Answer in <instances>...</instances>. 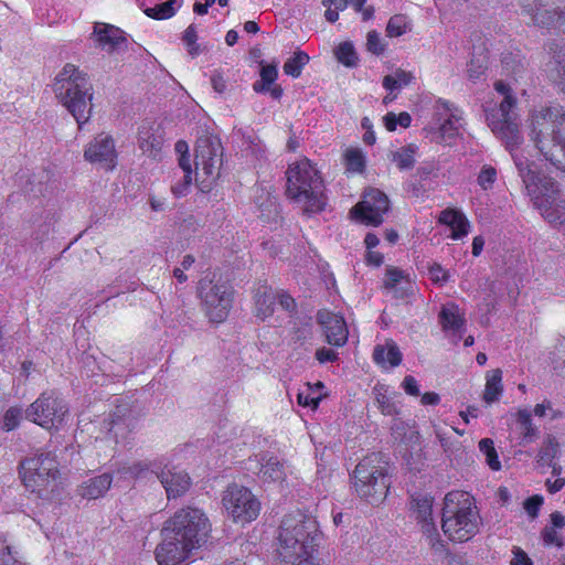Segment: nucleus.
<instances>
[{"instance_id": "nucleus-21", "label": "nucleus", "mask_w": 565, "mask_h": 565, "mask_svg": "<svg viewBox=\"0 0 565 565\" xmlns=\"http://www.w3.org/2000/svg\"><path fill=\"white\" fill-rule=\"evenodd\" d=\"M521 6L534 23L542 26H553L559 14L548 0H521Z\"/></svg>"}, {"instance_id": "nucleus-37", "label": "nucleus", "mask_w": 565, "mask_h": 565, "mask_svg": "<svg viewBox=\"0 0 565 565\" xmlns=\"http://www.w3.org/2000/svg\"><path fill=\"white\" fill-rule=\"evenodd\" d=\"M162 146V140L160 137L154 136L149 130L140 131L139 134V147L140 149L151 156L156 157L160 151Z\"/></svg>"}, {"instance_id": "nucleus-50", "label": "nucleus", "mask_w": 565, "mask_h": 565, "mask_svg": "<svg viewBox=\"0 0 565 565\" xmlns=\"http://www.w3.org/2000/svg\"><path fill=\"white\" fill-rule=\"evenodd\" d=\"M404 279H406V276L402 270L395 267H388L386 269L384 286L387 289H394L397 285L403 282Z\"/></svg>"}, {"instance_id": "nucleus-40", "label": "nucleus", "mask_w": 565, "mask_h": 565, "mask_svg": "<svg viewBox=\"0 0 565 565\" xmlns=\"http://www.w3.org/2000/svg\"><path fill=\"white\" fill-rule=\"evenodd\" d=\"M309 62V55L305 52H297L284 64V72L292 77H299L303 66Z\"/></svg>"}, {"instance_id": "nucleus-24", "label": "nucleus", "mask_w": 565, "mask_h": 565, "mask_svg": "<svg viewBox=\"0 0 565 565\" xmlns=\"http://www.w3.org/2000/svg\"><path fill=\"white\" fill-rule=\"evenodd\" d=\"M111 482L113 477L109 473H103L94 478H89L77 487V494L86 500L98 499L104 497V494L110 489Z\"/></svg>"}, {"instance_id": "nucleus-20", "label": "nucleus", "mask_w": 565, "mask_h": 565, "mask_svg": "<svg viewBox=\"0 0 565 565\" xmlns=\"http://www.w3.org/2000/svg\"><path fill=\"white\" fill-rule=\"evenodd\" d=\"M318 320L323 326L329 344L341 347L348 340V329L341 316L322 311L318 313Z\"/></svg>"}, {"instance_id": "nucleus-33", "label": "nucleus", "mask_w": 565, "mask_h": 565, "mask_svg": "<svg viewBox=\"0 0 565 565\" xmlns=\"http://www.w3.org/2000/svg\"><path fill=\"white\" fill-rule=\"evenodd\" d=\"M413 79L412 72L396 68L392 74L384 76L382 84L387 92L394 93L409 85Z\"/></svg>"}, {"instance_id": "nucleus-32", "label": "nucleus", "mask_w": 565, "mask_h": 565, "mask_svg": "<svg viewBox=\"0 0 565 565\" xmlns=\"http://www.w3.org/2000/svg\"><path fill=\"white\" fill-rule=\"evenodd\" d=\"M416 145H407L388 153V159L401 170H409L415 164Z\"/></svg>"}, {"instance_id": "nucleus-45", "label": "nucleus", "mask_w": 565, "mask_h": 565, "mask_svg": "<svg viewBox=\"0 0 565 565\" xmlns=\"http://www.w3.org/2000/svg\"><path fill=\"white\" fill-rule=\"evenodd\" d=\"M337 57L339 62L344 64L345 66H353L356 63V53L351 43L344 42L341 43L337 49Z\"/></svg>"}, {"instance_id": "nucleus-42", "label": "nucleus", "mask_w": 565, "mask_h": 565, "mask_svg": "<svg viewBox=\"0 0 565 565\" xmlns=\"http://www.w3.org/2000/svg\"><path fill=\"white\" fill-rule=\"evenodd\" d=\"M316 548L295 552V559L280 557L284 565H320L315 557Z\"/></svg>"}, {"instance_id": "nucleus-51", "label": "nucleus", "mask_w": 565, "mask_h": 565, "mask_svg": "<svg viewBox=\"0 0 565 565\" xmlns=\"http://www.w3.org/2000/svg\"><path fill=\"white\" fill-rule=\"evenodd\" d=\"M367 50L373 54L380 55L384 52V44L380 38V34L375 31H371L367 33L366 39Z\"/></svg>"}, {"instance_id": "nucleus-30", "label": "nucleus", "mask_w": 565, "mask_h": 565, "mask_svg": "<svg viewBox=\"0 0 565 565\" xmlns=\"http://www.w3.org/2000/svg\"><path fill=\"white\" fill-rule=\"evenodd\" d=\"M486 380L483 401L487 404H492L497 402L503 393L502 371L495 369L488 372Z\"/></svg>"}, {"instance_id": "nucleus-3", "label": "nucleus", "mask_w": 565, "mask_h": 565, "mask_svg": "<svg viewBox=\"0 0 565 565\" xmlns=\"http://www.w3.org/2000/svg\"><path fill=\"white\" fill-rule=\"evenodd\" d=\"M530 128L531 139L544 158L565 171V108L554 105L534 110Z\"/></svg>"}, {"instance_id": "nucleus-55", "label": "nucleus", "mask_w": 565, "mask_h": 565, "mask_svg": "<svg viewBox=\"0 0 565 565\" xmlns=\"http://www.w3.org/2000/svg\"><path fill=\"white\" fill-rule=\"evenodd\" d=\"M428 274L429 278L434 282L443 284L448 280L447 271L439 264H434L433 266H430Z\"/></svg>"}, {"instance_id": "nucleus-34", "label": "nucleus", "mask_w": 565, "mask_h": 565, "mask_svg": "<svg viewBox=\"0 0 565 565\" xmlns=\"http://www.w3.org/2000/svg\"><path fill=\"white\" fill-rule=\"evenodd\" d=\"M377 408L385 416H393L398 413V408L393 399L392 394L384 385H376L373 390Z\"/></svg>"}, {"instance_id": "nucleus-2", "label": "nucleus", "mask_w": 565, "mask_h": 565, "mask_svg": "<svg viewBox=\"0 0 565 565\" xmlns=\"http://www.w3.org/2000/svg\"><path fill=\"white\" fill-rule=\"evenodd\" d=\"M210 532V520L201 509L177 510L162 525L161 542L154 552L158 564H182L207 542Z\"/></svg>"}, {"instance_id": "nucleus-60", "label": "nucleus", "mask_w": 565, "mask_h": 565, "mask_svg": "<svg viewBox=\"0 0 565 565\" xmlns=\"http://www.w3.org/2000/svg\"><path fill=\"white\" fill-rule=\"evenodd\" d=\"M316 358L320 363L332 362L337 359V353L330 349L321 348L317 350Z\"/></svg>"}, {"instance_id": "nucleus-31", "label": "nucleus", "mask_w": 565, "mask_h": 565, "mask_svg": "<svg viewBox=\"0 0 565 565\" xmlns=\"http://www.w3.org/2000/svg\"><path fill=\"white\" fill-rule=\"evenodd\" d=\"M180 173L181 177L171 185V191L177 198L184 196L189 193L192 183L191 163L188 159L180 160L179 171L174 172V177Z\"/></svg>"}, {"instance_id": "nucleus-41", "label": "nucleus", "mask_w": 565, "mask_h": 565, "mask_svg": "<svg viewBox=\"0 0 565 565\" xmlns=\"http://www.w3.org/2000/svg\"><path fill=\"white\" fill-rule=\"evenodd\" d=\"M0 565H23L19 552L4 539H0Z\"/></svg>"}, {"instance_id": "nucleus-28", "label": "nucleus", "mask_w": 565, "mask_h": 565, "mask_svg": "<svg viewBox=\"0 0 565 565\" xmlns=\"http://www.w3.org/2000/svg\"><path fill=\"white\" fill-rule=\"evenodd\" d=\"M561 455V444L554 435H546L536 455L540 466L552 465Z\"/></svg>"}, {"instance_id": "nucleus-46", "label": "nucleus", "mask_w": 565, "mask_h": 565, "mask_svg": "<svg viewBox=\"0 0 565 565\" xmlns=\"http://www.w3.org/2000/svg\"><path fill=\"white\" fill-rule=\"evenodd\" d=\"M518 422L524 429L523 438L532 439L536 435V428L532 424L531 413L526 409H520L518 412Z\"/></svg>"}, {"instance_id": "nucleus-49", "label": "nucleus", "mask_w": 565, "mask_h": 565, "mask_svg": "<svg viewBox=\"0 0 565 565\" xmlns=\"http://www.w3.org/2000/svg\"><path fill=\"white\" fill-rule=\"evenodd\" d=\"M198 33L193 24L189 25L183 34V41L188 47V52L192 56H196L200 53L199 45L196 44Z\"/></svg>"}, {"instance_id": "nucleus-38", "label": "nucleus", "mask_w": 565, "mask_h": 565, "mask_svg": "<svg viewBox=\"0 0 565 565\" xmlns=\"http://www.w3.org/2000/svg\"><path fill=\"white\" fill-rule=\"evenodd\" d=\"M347 170L351 172H362L365 166V159L362 151L358 148H348L343 153Z\"/></svg>"}, {"instance_id": "nucleus-22", "label": "nucleus", "mask_w": 565, "mask_h": 565, "mask_svg": "<svg viewBox=\"0 0 565 565\" xmlns=\"http://www.w3.org/2000/svg\"><path fill=\"white\" fill-rule=\"evenodd\" d=\"M93 35L97 45L107 52H114L120 49L121 44L126 43L124 32L107 23H95Z\"/></svg>"}, {"instance_id": "nucleus-52", "label": "nucleus", "mask_w": 565, "mask_h": 565, "mask_svg": "<svg viewBox=\"0 0 565 565\" xmlns=\"http://www.w3.org/2000/svg\"><path fill=\"white\" fill-rule=\"evenodd\" d=\"M542 503L543 498L541 495H533L524 501V510L534 519L537 516Z\"/></svg>"}, {"instance_id": "nucleus-11", "label": "nucleus", "mask_w": 565, "mask_h": 565, "mask_svg": "<svg viewBox=\"0 0 565 565\" xmlns=\"http://www.w3.org/2000/svg\"><path fill=\"white\" fill-rule=\"evenodd\" d=\"M223 148L218 138L202 136L196 141L195 168L201 191L207 192L220 175Z\"/></svg>"}, {"instance_id": "nucleus-26", "label": "nucleus", "mask_w": 565, "mask_h": 565, "mask_svg": "<svg viewBox=\"0 0 565 565\" xmlns=\"http://www.w3.org/2000/svg\"><path fill=\"white\" fill-rule=\"evenodd\" d=\"M373 359L383 367H395L402 362V353L393 340H386L384 344L374 348Z\"/></svg>"}, {"instance_id": "nucleus-53", "label": "nucleus", "mask_w": 565, "mask_h": 565, "mask_svg": "<svg viewBox=\"0 0 565 565\" xmlns=\"http://www.w3.org/2000/svg\"><path fill=\"white\" fill-rule=\"evenodd\" d=\"M547 411H550L552 419L561 417V412L554 411L552 408L551 402L548 401H544L541 404H536L534 407V415L537 417H543L547 414Z\"/></svg>"}, {"instance_id": "nucleus-23", "label": "nucleus", "mask_w": 565, "mask_h": 565, "mask_svg": "<svg viewBox=\"0 0 565 565\" xmlns=\"http://www.w3.org/2000/svg\"><path fill=\"white\" fill-rule=\"evenodd\" d=\"M438 222L450 227L452 239H461L470 231V222L466 215L457 209H446L440 212Z\"/></svg>"}, {"instance_id": "nucleus-57", "label": "nucleus", "mask_w": 565, "mask_h": 565, "mask_svg": "<svg viewBox=\"0 0 565 565\" xmlns=\"http://www.w3.org/2000/svg\"><path fill=\"white\" fill-rule=\"evenodd\" d=\"M277 67L275 65H266L260 70V78L264 83L271 85L277 78Z\"/></svg>"}, {"instance_id": "nucleus-14", "label": "nucleus", "mask_w": 565, "mask_h": 565, "mask_svg": "<svg viewBox=\"0 0 565 565\" xmlns=\"http://www.w3.org/2000/svg\"><path fill=\"white\" fill-rule=\"evenodd\" d=\"M68 409L55 392H44L26 409V418L45 429L57 428Z\"/></svg>"}, {"instance_id": "nucleus-1", "label": "nucleus", "mask_w": 565, "mask_h": 565, "mask_svg": "<svg viewBox=\"0 0 565 565\" xmlns=\"http://www.w3.org/2000/svg\"><path fill=\"white\" fill-rule=\"evenodd\" d=\"M495 92L502 97L499 108L487 115L492 132L504 141L512 153L519 174L522 178L527 195L543 218L553 226L565 225V196L557 182L535 171V164L514 150L522 141L519 125L515 122L512 108L516 104L509 85L501 81L494 84Z\"/></svg>"}, {"instance_id": "nucleus-64", "label": "nucleus", "mask_w": 565, "mask_h": 565, "mask_svg": "<svg viewBox=\"0 0 565 565\" xmlns=\"http://www.w3.org/2000/svg\"><path fill=\"white\" fill-rule=\"evenodd\" d=\"M440 402V397L435 392H428L422 395L420 403L423 405H437Z\"/></svg>"}, {"instance_id": "nucleus-44", "label": "nucleus", "mask_w": 565, "mask_h": 565, "mask_svg": "<svg viewBox=\"0 0 565 565\" xmlns=\"http://www.w3.org/2000/svg\"><path fill=\"white\" fill-rule=\"evenodd\" d=\"M408 30V22L402 14L394 15L390 19L386 32L391 38L401 36Z\"/></svg>"}, {"instance_id": "nucleus-19", "label": "nucleus", "mask_w": 565, "mask_h": 565, "mask_svg": "<svg viewBox=\"0 0 565 565\" xmlns=\"http://www.w3.org/2000/svg\"><path fill=\"white\" fill-rule=\"evenodd\" d=\"M158 478L166 490L168 499H177L184 495L191 487L189 473L177 466H166Z\"/></svg>"}, {"instance_id": "nucleus-43", "label": "nucleus", "mask_w": 565, "mask_h": 565, "mask_svg": "<svg viewBox=\"0 0 565 565\" xmlns=\"http://www.w3.org/2000/svg\"><path fill=\"white\" fill-rule=\"evenodd\" d=\"M384 125L388 131H393L396 129L397 125L403 128H407L411 125L412 117L408 113L403 111L398 115L394 113H388L383 118Z\"/></svg>"}, {"instance_id": "nucleus-4", "label": "nucleus", "mask_w": 565, "mask_h": 565, "mask_svg": "<svg viewBox=\"0 0 565 565\" xmlns=\"http://www.w3.org/2000/svg\"><path fill=\"white\" fill-rule=\"evenodd\" d=\"M286 194L305 213L321 212L327 204L320 171L307 158L289 164Z\"/></svg>"}, {"instance_id": "nucleus-12", "label": "nucleus", "mask_w": 565, "mask_h": 565, "mask_svg": "<svg viewBox=\"0 0 565 565\" xmlns=\"http://www.w3.org/2000/svg\"><path fill=\"white\" fill-rule=\"evenodd\" d=\"M199 296L212 322H223L232 308L233 290L226 282L207 277L199 282Z\"/></svg>"}, {"instance_id": "nucleus-9", "label": "nucleus", "mask_w": 565, "mask_h": 565, "mask_svg": "<svg viewBox=\"0 0 565 565\" xmlns=\"http://www.w3.org/2000/svg\"><path fill=\"white\" fill-rule=\"evenodd\" d=\"M20 475L25 488L42 498L54 493L62 483L58 462L51 454L23 460L20 463Z\"/></svg>"}, {"instance_id": "nucleus-56", "label": "nucleus", "mask_w": 565, "mask_h": 565, "mask_svg": "<svg viewBox=\"0 0 565 565\" xmlns=\"http://www.w3.org/2000/svg\"><path fill=\"white\" fill-rule=\"evenodd\" d=\"M402 387L406 394L411 396H418L420 394L418 382L412 375H407L404 377L402 382Z\"/></svg>"}, {"instance_id": "nucleus-10", "label": "nucleus", "mask_w": 565, "mask_h": 565, "mask_svg": "<svg viewBox=\"0 0 565 565\" xmlns=\"http://www.w3.org/2000/svg\"><path fill=\"white\" fill-rule=\"evenodd\" d=\"M462 127V111L454 104L439 99L434 105L433 117L425 131L431 141L451 145Z\"/></svg>"}, {"instance_id": "nucleus-54", "label": "nucleus", "mask_w": 565, "mask_h": 565, "mask_svg": "<svg viewBox=\"0 0 565 565\" xmlns=\"http://www.w3.org/2000/svg\"><path fill=\"white\" fill-rule=\"evenodd\" d=\"M542 537L544 540V543L547 545H556L562 546V540L558 533L556 532V529L546 526L542 532Z\"/></svg>"}, {"instance_id": "nucleus-15", "label": "nucleus", "mask_w": 565, "mask_h": 565, "mask_svg": "<svg viewBox=\"0 0 565 565\" xmlns=\"http://www.w3.org/2000/svg\"><path fill=\"white\" fill-rule=\"evenodd\" d=\"M388 209L386 194L377 189H370L364 193L363 200L353 207L352 213L362 223L377 226L383 222V215Z\"/></svg>"}, {"instance_id": "nucleus-8", "label": "nucleus", "mask_w": 565, "mask_h": 565, "mask_svg": "<svg viewBox=\"0 0 565 565\" xmlns=\"http://www.w3.org/2000/svg\"><path fill=\"white\" fill-rule=\"evenodd\" d=\"M353 487L356 494L377 505L384 501L388 492L387 462L380 454L364 457L353 472Z\"/></svg>"}, {"instance_id": "nucleus-6", "label": "nucleus", "mask_w": 565, "mask_h": 565, "mask_svg": "<svg viewBox=\"0 0 565 565\" xmlns=\"http://www.w3.org/2000/svg\"><path fill=\"white\" fill-rule=\"evenodd\" d=\"M54 92L60 103L72 114L78 126L87 122L92 114V85L75 65L66 64L58 73Z\"/></svg>"}, {"instance_id": "nucleus-36", "label": "nucleus", "mask_w": 565, "mask_h": 565, "mask_svg": "<svg viewBox=\"0 0 565 565\" xmlns=\"http://www.w3.org/2000/svg\"><path fill=\"white\" fill-rule=\"evenodd\" d=\"M181 3L182 0H167L152 8L146 9L145 13L157 20L169 19L175 14L177 10L181 7Z\"/></svg>"}, {"instance_id": "nucleus-29", "label": "nucleus", "mask_w": 565, "mask_h": 565, "mask_svg": "<svg viewBox=\"0 0 565 565\" xmlns=\"http://www.w3.org/2000/svg\"><path fill=\"white\" fill-rule=\"evenodd\" d=\"M276 300V292L270 288L258 290L255 296V315L262 320L270 317L274 313V305Z\"/></svg>"}, {"instance_id": "nucleus-7", "label": "nucleus", "mask_w": 565, "mask_h": 565, "mask_svg": "<svg viewBox=\"0 0 565 565\" xmlns=\"http://www.w3.org/2000/svg\"><path fill=\"white\" fill-rule=\"evenodd\" d=\"M318 523L309 514L300 510L287 513L279 526L278 555L295 559V552L316 548L318 537Z\"/></svg>"}, {"instance_id": "nucleus-63", "label": "nucleus", "mask_w": 565, "mask_h": 565, "mask_svg": "<svg viewBox=\"0 0 565 565\" xmlns=\"http://www.w3.org/2000/svg\"><path fill=\"white\" fill-rule=\"evenodd\" d=\"M546 489L550 493L558 492L565 486L564 478H555V480L547 479L545 481Z\"/></svg>"}, {"instance_id": "nucleus-18", "label": "nucleus", "mask_w": 565, "mask_h": 565, "mask_svg": "<svg viewBox=\"0 0 565 565\" xmlns=\"http://www.w3.org/2000/svg\"><path fill=\"white\" fill-rule=\"evenodd\" d=\"M433 498L428 495L419 497L413 500L416 519L422 523L423 532L427 536L429 545L435 551L444 547L436 524L433 519Z\"/></svg>"}, {"instance_id": "nucleus-25", "label": "nucleus", "mask_w": 565, "mask_h": 565, "mask_svg": "<svg viewBox=\"0 0 565 565\" xmlns=\"http://www.w3.org/2000/svg\"><path fill=\"white\" fill-rule=\"evenodd\" d=\"M258 465L256 473L263 482L280 483L285 480L286 469L277 458L263 456Z\"/></svg>"}, {"instance_id": "nucleus-27", "label": "nucleus", "mask_w": 565, "mask_h": 565, "mask_svg": "<svg viewBox=\"0 0 565 565\" xmlns=\"http://www.w3.org/2000/svg\"><path fill=\"white\" fill-rule=\"evenodd\" d=\"M546 72L559 90L565 94V47H561L553 53Z\"/></svg>"}, {"instance_id": "nucleus-47", "label": "nucleus", "mask_w": 565, "mask_h": 565, "mask_svg": "<svg viewBox=\"0 0 565 565\" xmlns=\"http://www.w3.org/2000/svg\"><path fill=\"white\" fill-rule=\"evenodd\" d=\"M497 180V170L491 166H484L482 167L481 171L478 175V184L483 190H489L493 186L494 182Z\"/></svg>"}, {"instance_id": "nucleus-59", "label": "nucleus", "mask_w": 565, "mask_h": 565, "mask_svg": "<svg viewBox=\"0 0 565 565\" xmlns=\"http://www.w3.org/2000/svg\"><path fill=\"white\" fill-rule=\"evenodd\" d=\"M511 565H533V563L524 551L520 547H514Z\"/></svg>"}, {"instance_id": "nucleus-17", "label": "nucleus", "mask_w": 565, "mask_h": 565, "mask_svg": "<svg viewBox=\"0 0 565 565\" xmlns=\"http://www.w3.org/2000/svg\"><path fill=\"white\" fill-rule=\"evenodd\" d=\"M84 158L90 163H98L107 170H113L117 163V151L111 136L97 135L84 150Z\"/></svg>"}, {"instance_id": "nucleus-5", "label": "nucleus", "mask_w": 565, "mask_h": 565, "mask_svg": "<svg viewBox=\"0 0 565 565\" xmlns=\"http://www.w3.org/2000/svg\"><path fill=\"white\" fill-rule=\"evenodd\" d=\"M481 518L473 499L462 491H451L444 499L441 529L452 542H467L480 529Z\"/></svg>"}, {"instance_id": "nucleus-13", "label": "nucleus", "mask_w": 565, "mask_h": 565, "mask_svg": "<svg viewBox=\"0 0 565 565\" xmlns=\"http://www.w3.org/2000/svg\"><path fill=\"white\" fill-rule=\"evenodd\" d=\"M222 504L226 515L235 523H249L260 512V502L256 495L246 487L231 484L222 497Z\"/></svg>"}, {"instance_id": "nucleus-62", "label": "nucleus", "mask_w": 565, "mask_h": 565, "mask_svg": "<svg viewBox=\"0 0 565 565\" xmlns=\"http://www.w3.org/2000/svg\"><path fill=\"white\" fill-rule=\"evenodd\" d=\"M277 299L279 300L280 306L287 310L291 311L295 309V300L287 294L276 292Z\"/></svg>"}, {"instance_id": "nucleus-16", "label": "nucleus", "mask_w": 565, "mask_h": 565, "mask_svg": "<svg viewBox=\"0 0 565 565\" xmlns=\"http://www.w3.org/2000/svg\"><path fill=\"white\" fill-rule=\"evenodd\" d=\"M126 407H117L113 415L104 419L100 434L95 436V443L103 444L102 449H113L120 439H125L130 433L131 419L126 416Z\"/></svg>"}, {"instance_id": "nucleus-48", "label": "nucleus", "mask_w": 565, "mask_h": 565, "mask_svg": "<svg viewBox=\"0 0 565 565\" xmlns=\"http://www.w3.org/2000/svg\"><path fill=\"white\" fill-rule=\"evenodd\" d=\"M22 418V409L19 407H10L4 416L2 422V429L6 431H10L14 429Z\"/></svg>"}, {"instance_id": "nucleus-61", "label": "nucleus", "mask_w": 565, "mask_h": 565, "mask_svg": "<svg viewBox=\"0 0 565 565\" xmlns=\"http://www.w3.org/2000/svg\"><path fill=\"white\" fill-rule=\"evenodd\" d=\"M211 84H212L214 90L220 94L224 93L227 87L225 78L220 73H215L212 75Z\"/></svg>"}, {"instance_id": "nucleus-58", "label": "nucleus", "mask_w": 565, "mask_h": 565, "mask_svg": "<svg viewBox=\"0 0 565 565\" xmlns=\"http://www.w3.org/2000/svg\"><path fill=\"white\" fill-rule=\"evenodd\" d=\"M298 404L301 406H311L317 408L320 402L319 396H311L309 393L300 392L297 396Z\"/></svg>"}, {"instance_id": "nucleus-35", "label": "nucleus", "mask_w": 565, "mask_h": 565, "mask_svg": "<svg viewBox=\"0 0 565 565\" xmlns=\"http://www.w3.org/2000/svg\"><path fill=\"white\" fill-rule=\"evenodd\" d=\"M440 323L445 330L459 331L463 326V318L459 308L455 305H447L439 315Z\"/></svg>"}, {"instance_id": "nucleus-39", "label": "nucleus", "mask_w": 565, "mask_h": 565, "mask_svg": "<svg viewBox=\"0 0 565 565\" xmlns=\"http://www.w3.org/2000/svg\"><path fill=\"white\" fill-rule=\"evenodd\" d=\"M479 450L486 457V461L490 469L498 471L501 469V462L498 457V452L494 448L493 440L490 438H483L479 441Z\"/></svg>"}]
</instances>
